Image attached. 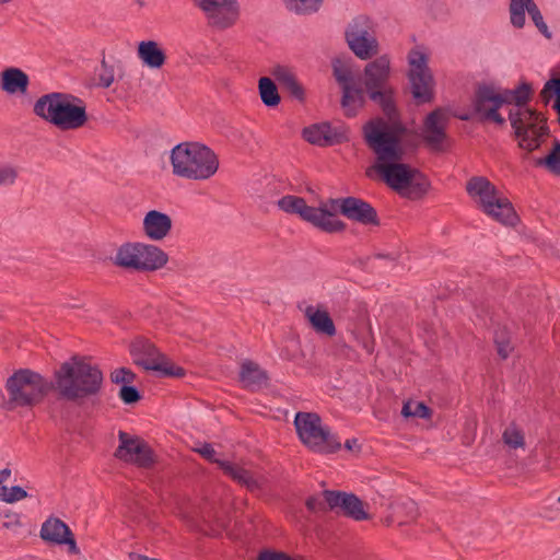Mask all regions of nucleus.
<instances>
[{"instance_id": "1", "label": "nucleus", "mask_w": 560, "mask_h": 560, "mask_svg": "<svg viewBox=\"0 0 560 560\" xmlns=\"http://www.w3.org/2000/svg\"><path fill=\"white\" fill-rule=\"evenodd\" d=\"M103 373L79 355H73L54 372L51 381L31 369H19L7 378L8 398L2 407L8 411L33 408L56 392L59 400L78 402L96 396L102 388Z\"/></svg>"}, {"instance_id": "2", "label": "nucleus", "mask_w": 560, "mask_h": 560, "mask_svg": "<svg viewBox=\"0 0 560 560\" xmlns=\"http://www.w3.org/2000/svg\"><path fill=\"white\" fill-rule=\"evenodd\" d=\"M363 138L376 155L374 170L388 187L411 200L420 199L427 194L430 187L427 177L417 168L400 163L407 151L419 148L417 130L409 129L402 121L387 125L378 117L364 124Z\"/></svg>"}, {"instance_id": "3", "label": "nucleus", "mask_w": 560, "mask_h": 560, "mask_svg": "<svg viewBox=\"0 0 560 560\" xmlns=\"http://www.w3.org/2000/svg\"><path fill=\"white\" fill-rule=\"evenodd\" d=\"M33 110L60 130L79 129L89 119L84 101L70 93L44 94L35 102Z\"/></svg>"}, {"instance_id": "4", "label": "nucleus", "mask_w": 560, "mask_h": 560, "mask_svg": "<svg viewBox=\"0 0 560 560\" xmlns=\"http://www.w3.org/2000/svg\"><path fill=\"white\" fill-rule=\"evenodd\" d=\"M171 164L176 176L205 180L212 177L219 168L217 154L199 142H182L171 151Z\"/></svg>"}, {"instance_id": "5", "label": "nucleus", "mask_w": 560, "mask_h": 560, "mask_svg": "<svg viewBox=\"0 0 560 560\" xmlns=\"http://www.w3.org/2000/svg\"><path fill=\"white\" fill-rule=\"evenodd\" d=\"M294 427L301 442L314 453L327 455L341 448V441L329 427L322 424V418L315 412H298Z\"/></svg>"}, {"instance_id": "6", "label": "nucleus", "mask_w": 560, "mask_h": 560, "mask_svg": "<svg viewBox=\"0 0 560 560\" xmlns=\"http://www.w3.org/2000/svg\"><path fill=\"white\" fill-rule=\"evenodd\" d=\"M470 197H478L483 212L505 225H515L516 212L508 198L499 197L495 186L483 176L471 177L466 185Z\"/></svg>"}, {"instance_id": "7", "label": "nucleus", "mask_w": 560, "mask_h": 560, "mask_svg": "<svg viewBox=\"0 0 560 560\" xmlns=\"http://www.w3.org/2000/svg\"><path fill=\"white\" fill-rule=\"evenodd\" d=\"M408 80L411 95L418 105L433 101L435 81L429 68V57L419 49H411L408 54Z\"/></svg>"}, {"instance_id": "8", "label": "nucleus", "mask_w": 560, "mask_h": 560, "mask_svg": "<svg viewBox=\"0 0 560 560\" xmlns=\"http://www.w3.org/2000/svg\"><path fill=\"white\" fill-rule=\"evenodd\" d=\"M278 207L287 213L299 214L301 219L326 233L342 232L347 228L343 221L335 220L325 210L307 206L302 197L287 195L278 200Z\"/></svg>"}, {"instance_id": "9", "label": "nucleus", "mask_w": 560, "mask_h": 560, "mask_svg": "<svg viewBox=\"0 0 560 560\" xmlns=\"http://www.w3.org/2000/svg\"><path fill=\"white\" fill-rule=\"evenodd\" d=\"M332 75L339 84L342 95L340 105L345 115L353 114V103L362 104V91L359 84L360 71L354 70V61L351 57H336L331 61Z\"/></svg>"}, {"instance_id": "10", "label": "nucleus", "mask_w": 560, "mask_h": 560, "mask_svg": "<svg viewBox=\"0 0 560 560\" xmlns=\"http://www.w3.org/2000/svg\"><path fill=\"white\" fill-rule=\"evenodd\" d=\"M130 354L135 364L144 370L158 372L165 377H183L185 370L168 362L158 348L144 338H138L130 345Z\"/></svg>"}, {"instance_id": "11", "label": "nucleus", "mask_w": 560, "mask_h": 560, "mask_svg": "<svg viewBox=\"0 0 560 560\" xmlns=\"http://www.w3.org/2000/svg\"><path fill=\"white\" fill-rule=\"evenodd\" d=\"M345 39L351 51L361 60L371 59L378 52L373 22L366 15H358L348 24Z\"/></svg>"}, {"instance_id": "12", "label": "nucleus", "mask_w": 560, "mask_h": 560, "mask_svg": "<svg viewBox=\"0 0 560 560\" xmlns=\"http://www.w3.org/2000/svg\"><path fill=\"white\" fill-rule=\"evenodd\" d=\"M118 439L119 445L115 451V457L141 468H150L154 464L153 451L143 439L131 436L124 431L118 432Z\"/></svg>"}, {"instance_id": "13", "label": "nucleus", "mask_w": 560, "mask_h": 560, "mask_svg": "<svg viewBox=\"0 0 560 560\" xmlns=\"http://www.w3.org/2000/svg\"><path fill=\"white\" fill-rule=\"evenodd\" d=\"M362 91V104L353 103L351 109L353 114L346 115L347 117L357 116L359 109L363 108L366 104V98H369L372 103L377 105L383 112L384 116L388 119L389 122L385 121L387 125H393L396 121H401L399 119V112L396 104V91L389 85H385L382 88H376L368 91H363V86L361 85Z\"/></svg>"}, {"instance_id": "14", "label": "nucleus", "mask_w": 560, "mask_h": 560, "mask_svg": "<svg viewBox=\"0 0 560 560\" xmlns=\"http://www.w3.org/2000/svg\"><path fill=\"white\" fill-rule=\"evenodd\" d=\"M323 495L328 502V509L331 512L341 514L354 521L370 520V514L365 511V503L354 493L339 490H324Z\"/></svg>"}, {"instance_id": "15", "label": "nucleus", "mask_w": 560, "mask_h": 560, "mask_svg": "<svg viewBox=\"0 0 560 560\" xmlns=\"http://www.w3.org/2000/svg\"><path fill=\"white\" fill-rule=\"evenodd\" d=\"M207 15L209 24L219 28L233 25L238 16L236 0H194Z\"/></svg>"}, {"instance_id": "16", "label": "nucleus", "mask_w": 560, "mask_h": 560, "mask_svg": "<svg viewBox=\"0 0 560 560\" xmlns=\"http://www.w3.org/2000/svg\"><path fill=\"white\" fill-rule=\"evenodd\" d=\"M447 116L440 108L429 113L424 118L422 132H418L419 142L422 138L427 145L433 151H444V143L447 140Z\"/></svg>"}, {"instance_id": "17", "label": "nucleus", "mask_w": 560, "mask_h": 560, "mask_svg": "<svg viewBox=\"0 0 560 560\" xmlns=\"http://www.w3.org/2000/svg\"><path fill=\"white\" fill-rule=\"evenodd\" d=\"M509 10L511 24L514 27L522 28L525 25V12H527L538 31L546 38H551L552 35L534 0H510Z\"/></svg>"}, {"instance_id": "18", "label": "nucleus", "mask_w": 560, "mask_h": 560, "mask_svg": "<svg viewBox=\"0 0 560 560\" xmlns=\"http://www.w3.org/2000/svg\"><path fill=\"white\" fill-rule=\"evenodd\" d=\"M390 60L386 55L380 56L368 62L363 72L359 75V84L363 91L389 85Z\"/></svg>"}, {"instance_id": "19", "label": "nucleus", "mask_w": 560, "mask_h": 560, "mask_svg": "<svg viewBox=\"0 0 560 560\" xmlns=\"http://www.w3.org/2000/svg\"><path fill=\"white\" fill-rule=\"evenodd\" d=\"M342 215L363 225L378 226L381 224L377 211L368 201L358 197H345Z\"/></svg>"}, {"instance_id": "20", "label": "nucleus", "mask_w": 560, "mask_h": 560, "mask_svg": "<svg viewBox=\"0 0 560 560\" xmlns=\"http://www.w3.org/2000/svg\"><path fill=\"white\" fill-rule=\"evenodd\" d=\"M172 219L167 213L159 210H150L142 222L144 235L151 241H162L172 230Z\"/></svg>"}, {"instance_id": "21", "label": "nucleus", "mask_w": 560, "mask_h": 560, "mask_svg": "<svg viewBox=\"0 0 560 560\" xmlns=\"http://www.w3.org/2000/svg\"><path fill=\"white\" fill-rule=\"evenodd\" d=\"M504 101L495 92V89L489 84H479L472 98V109L481 118L491 107H502Z\"/></svg>"}, {"instance_id": "22", "label": "nucleus", "mask_w": 560, "mask_h": 560, "mask_svg": "<svg viewBox=\"0 0 560 560\" xmlns=\"http://www.w3.org/2000/svg\"><path fill=\"white\" fill-rule=\"evenodd\" d=\"M522 125L528 130V138L534 139L541 145L545 138L549 135L547 120L535 109L522 107Z\"/></svg>"}, {"instance_id": "23", "label": "nucleus", "mask_w": 560, "mask_h": 560, "mask_svg": "<svg viewBox=\"0 0 560 560\" xmlns=\"http://www.w3.org/2000/svg\"><path fill=\"white\" fill-rule=\"evenodd\" d=\"M0 86L8 94H25L28 89V75L20 68L10 67L0 73Z\"/></svg>"}, {"instance_id": "24", "label": "nucleus", "mask_w": 560, "mask_h": 560, "mask_svg": "<svg viewBox=\"0 0 560 560\" xmlns=\"http://www.w3.org/2000/svg\"><path fill=\"white\" fill-rule=\"evenodd\" d=\"M141 271H154L165 266L167 254L156 245L139 243Z\"/></svg>"}, {"instance_id": "25", "label": "nucleus", "mask_w": 560, "mask_h": 560, "mask_svg": "<svg viewBox=\"0 0 560 560\" xmlns=\"http://www.w3.org/2000/svg\"><path fill=\"white\" fill-rule=\"evenodd\" d=\"M220 468L225 475L231 477L240 485L246 487L249 491L260 490L264 483L262 478H256L249 470L234 465L230 462H221Z\"/></svg>"}, {"instance_id": "26", "label": "nucleus", "mask_w": 560, "mask_h": 560, "mask_svg": "<svg viewBox=\"0 0 560 560\" xmlns=\"http://www.w3.org/2000/svg\"><path fill=\"white\" fill-rule=\"evenodd\" d=\"M137 54L143 65L151 69L162 68L166 60L164 50L154 40L140 42Z\"/></svg>"}, {"instance_id": "27", "label": "nucleus", "mask_w": 560, "mask_h": 560, "mask_svg": "<svg viewBox=\"0 0 560 560\" xmlns=\"http://www.w3.org/2000/svg\"><path fill=\"white\" fill-rule=\"evenodd\" d=\"M272 75L278 81L280 86L287 91L292 97L296 98L300 102L304 101L305 93L303 86L298 82L294 74L284 67L277 66Z\"/></svg>"}, {"instance_id": "28", "label": "nucleus", "mask_w": 560, "mask_h": 560, "mask_svg": "<svg viewBox=\"0 0 560 560\" xmlns=\"http://www.w3.org/2000/svg\"><path fill=\"white\" fill-rule=\"evenodd\" d=\"M509 119L514 130V136L518 140V147L527 150L528 152L535 151L539 148V143L536 140L528 138V130L524 129L522 125V107L518 109H511L509 113Z\"/></svg>"}, {"instance_id": "29", "label": "nucleus", "mask_w": 560, "mask_h": 560, "mask_svg": "<svg viewBox=\"0 0 560 560\" xmlns=\"http://www.w3.org/2000/svg\"><path fill=\"white\" fill-rule=\"evenodd\" d=\"M116 266L141 271L139 257V243H126L121 245L114 257Z\"/></svg>"}, {"instance_id": "30", "label": "nucleus", "mask_w": 560, "mask_h": 560, "mask_svg": "<svg viewBox=\"0 0 560 560\" xmlns=\"http://www.w3.org/2000/svg\"><path fill=\"white\" fill-rule=\"evenodd\" d=\"M67 535H71V529L65 522L57 517H49L44 522L40 528V538L56 545H59L60 540Z\"/></svg>"}, {"instance_id": "31", "label": "nucleus", "mask_w": 560, "mask_h": 560, "mask_svg": "<svg viewBox=\"0 0 560 560\" xmlns=\"http://www.w3.org/2000/svg\"><path fill=\"white\" fill-rule=\"evenodd\" d=\"M305 315L308 318L312 327L320 334L334 336L336 334L335 324L329 316L328 312L315 310L313 306H307Z\"/></svg>"}, {"instance_id": "32", "label": "nucleus", "mask_w": 560, "mask_h": 560, "mask_svg": "<svg viewBox=\"0 0 560 560\" xmlns=\"http://www.w3.org/2000/svg\"><path fill=\"white\" fill-rule=\"evenodd\" d=\"M267 374L253 361H244L241 366L240 380L246 386H260L267 381Z\"/></svg>"}, {"instance_id": "33", "label": "nucleus", "mask_w": 560, "mask_h": 560, "mask_svg": "<svg viewBox=\"0 0 560 560\" xmlns=\"http://www.w3.org/2000/svg\"><path fill=\"white\" fill-rule=\"evenodd\" d=\"M258 89L261 102L267 107H275L280 103L281 98L278 93L277 85L270 78H260L258 82Z\"/></svg>"}, {"instance_id": "34", "label": "nucleus", "mask_w": 560, "mask_h": 560, "mask_svg": "<svg viewBox=\"0 0 560 560\" xmlns=\"http://www.w3.org/2000/svg\"><path fill=\"white\" fill-rule=\"evenodd\" d=\"M327 132H329V122H322L304 128L302 135L307 142L324 147L329 145Z\"/></svg>"}, {"instance_id": "35", "label": "nucleus", "mask_w": 560, "mask_h": 560, "mask_svg": "<svg viewBox=\"0 0 560 560\" xmlns=\"http://www.w3.org/2000/svg\"><path fill=\"white\" fill-rule=\"evenodd\" d=\"M535 165L545 167L549 173L560 176V141L555 140L551 151L546 156L536 159Z\"/></svg>"}, {"instance_id": "36", "label": "nucleus", "mask_w": 560, "mask_h": 560, "mask_svg": "<svg viewBox=\"0 0 560 560\" xmlns=\"http://www.w3.org/2000/svg\"><path fill=\"white\" fill-rule=\"evenodd\" d=\"M432 410L422 401H407L401 409L404 418H420L428 419L431 417Z\"/></svg>"}, {"instance_id": "37", "label": "nucleus", "mask_w": 560, "mask_h": 560, "mask_svg": "<svg viewBox=\"0 0 560 560\" xmlns=\"http://www.w3.org/2000/svg\"><path fill=\"white\" fill-rule=\"evenodd\" d=\"M288 10L298 14H307L318 10L322 0H283Z\"/></svg>"}, {"instance_id": "38", "label": "nucleus", "mask_w": 560, "mask_h": 560, "mask_svg": "<svg viewBox=\"0 0 560 560\" xmlns=\"http://www.w3.org/2000/svg\"><path fill=\"white\" fill-rule=\"evenodd\" d=\"M541 97L548 103L551 96L555 97L552 108L560 110V78H553L546 82L541 93Z\"/></svg>"}, {"instance_id": "39", "label": "nucleus", "mask_w": 560, "mask_h": 560, "mask_svg": "<svg viewBox=\"0 0 560 560\" xmlns=\"http://www.w3.org/2000/svg\"><path fill=\"white\" fill-rule=\"evenodd\" d=\"M502 439L512 448L523 447L525 444L523 431L515 423H511L505 428Z\"/></svg>"}, {"instance_id": "40", "label": "nucleus", "mask_w": 560, "mask_h": 560, "mask_svg": "<svg viewBox=\"0 0 560 560\" xmlns=\"http://www.w3.org/2000/svg\"><path fill=\"white\" fill-rule=\"evenodd\" d=\"M494 343L497 346L498 354L502 359H506L510 355L513 348L510 342L509 332L506 331L505 328H502V329L500 328V329L495 330Z\"/></svg>"}, {"instance_id": "41", "label": "nucleus", "mask_w": 560, "mask_h": 560, "mask_svg": "<svg viewBox=\"0 0 560 560\" xmlns=\"http://www.w3.org/2000/svg\"><path fill=\"white\" fill-rule=\"evenodd\" d=\"M27 495V492L20 486H13L10 490L7 487L0 488V500L7 503L20 501Z\"/></svg>"}, {"instance_id": "42", "label": "nucleus", "mask_w": 560, "mask_h": 560, "mask_svg": "<svg viewBox=\"0 0 560 560\" xmlns=\"http://www.w3.org/2000/svg\"><path fill=\"white\" fill-rule=\"evenodd\" d=\"M118 396L126 405H133L142 398L140 390L136 386L126 384L120 387Z\"/></svg>"}, {"instance_id": "43", "label": "nucleus", "mask_w": 560, "mask_h": 560, "mask_svg": "<svg viewBox=\"0 0 560 560\" xmlns=\"http://www.w3.org/2000/svg\"><path fill=\"white\" fill-rule=\"evenodd\" d=\"M18 176L19 171L16 166H13L11 164L0 165V187L14 185L18 179Z\"/></svg>"}, {"instance_id": "44", "label": "nucleus", "mask_w": 560, "mask_h": 560, "mask_svg": "<svg viewBox=\"0 0 560 560\" xmlns=\"http://www.w3.org/2000/svg\"><path fill=\"white\" fill-rule=\"evenodd\" d=\"M136 380V374L127 368H119L110 373V381L114 384L131 385Z\"/></svg>"}, {"instance_id": "45", "label": "nucleus", "mask_w": 560, "mask_h": 560, "mask_svg": "<svg viewBox=\"0 0 560 560\" xmlns=\"http://www.w3.org/2000/svg\"><path fill=\"white\" fill-rule=\"evenodd\" d=\"M97 85L102 88H109L114 82V69L105 59L102 60L101 68L97 70Z\"/></svg>"}, {"instance_id": "46", "label": "nucleus", "mask_w": 560, "mask_h": 560, "mask_svg": "<svg viewBox=\"0 0 560 560\" xmlns=\"http://www.w3.org/2000/svg\"><path fill=\"white\" fill-rule=\"evenodd\" d=\"M327 137H329V145L346 142L349 140L348 128L343 125L332 127L329 124V132H327Z\"/></svg>"}, {"instance_id": "47", "label": "nucleus", "mask_w": 560, "mask_h": 560, "mask_svg": "<svg viewBox=\"0 0 560 560\" xmlns=\"http://www.w3.org/2000/svg\"><path fill=\"white\" fill-rule=\"evenodd\" d=\"M532 86L527 82H523L516 89L513 90L515 95V105L517 107H525L532 95Z\"/></svg>"}, {"instance_id": "48", "label": "nucleus", "mask_w": 560, "mask_h": 560, "mask_svg": "<svg viewBox=\"0 0 560 560\" xmlns=\"http://www.w3.org/2000/svg\"><path fill=\"white\" fill-rule=\"evenodd\" d=\"M305 505L308 511L315 513V512H327L328 509V502L326 501V498L322 495H312L307 498Z\"/></svg>"}, {"instance_id": "49", "label": "nucleus", "mask_w": 560, "mask_h": 560, "mask_svg": "<svg viewBox=\"0 0 560 560\" xmlns=\"http://www.w3.org/2000/svg\"><path fill=\"white\" fill-rule=\"evenodd\" d=\"M342 202L343 198H329L327 202L322 203L316 209H323L326 212L330 213L335 220H339L337 218V212L342 214Z\"/></svg>"}, {"instance_id": "50", "label": "nucleus", "mask_w": 560, "mask_h": 560, "mask_svg": "<svg viewBox=\"0 0 560 560\" xmlns=\"http://www.w3.org/2000/svg\"><path fill=\"white\" fill-rule=\"evenodd\" d=\"M197 452L203 457L206 458L207 460L211 462V463H215L220 466V463L222 462L221 459H218L215 457V451L214 448L212 447L211 444L209 443H205L201 447H199L197 450Z\"/></svg>"}, {"instance_id": "51", "label": "nucleus", "mask_w": 560, "mask_h": 560, "mask_svg": "<svg viewBox=\"0 0 560 560\" xmlns=\"http://www.w3.org/2000/svg\"><path fill=\"white\" fill-rule=\"evenodd\" d=\"M258 560H296V559L292 558L291 556H289L284 552L265 550L259 553Z\"/></svg>"}, {"instance_id": "52", "label": "nucleus", "mask_w": 560, "mask_h": 560, "mask_svg": "<svg viewBox=\"0 0 560 560\" xmlns=\"http://www.w3.org/2000/svg\"><path fill=\"white\" fill-rule=\"evenodd\" d=\"M501 107H491L490 109H488L486 112V115L482 116L480 118V120L485 121V120H491L498 125H504L505 124V119L499 114V109Z\"/></svg>"}, {"instance_id": "53", "label": "nucleus", "mask_w": 560, "mask_h": 560, "mask_svg": "<svg viewBox=\"0 0 560 560\" xmlns=\"http://www.w3.org/2000/svg\"><path fill=\"white\" fill-rule=\"evenodd\" d=\"M59 545H67L68 546V551L69 553L71 555H79L80 553V549L78 548L77 546V542H75V539L73 537V534L71 533V535H67L65 536L61 540H60V544Z\"/></svg>"}, {"instance_id": "54", "label": "nucleus", "mask_w": 560, "mask_h": 560, "mask_svg": "<svg viewBox=\"0 0 560 560\" xmlns=\"http://www.w3.org/2000/svg\"><path fill=\"white\" fill-rule=\"evenodd\" d=\"M402 505L406 509L407 514L411 517H416L418 515V505L413 500L408 499L402 503Z\"/></svg>"}, {"instance_id": "55", "label": "nucleus", "mask_w": 560, "mask_h": 560, "mask_svg": "<svg viewBox=\"0 0 560 560\" xmlns=\"http://www.w3.org/2000/svg\"><path fill=\"white\" fill-rule=\"evenodd\" d=\"M499 96L504 101V104H515L513 90H504L502 93H499Z\"/></svg>"}, {"instance_id": "56", "label": "nucleus", "mask_w": 560, "mask_h": 560, "mask_svg": "<svg viewBox=\"0 0 560 560\" xmlns=\"http://www.w3.org/2000/svg\"><path fill=\"white\" fill-rule=\"evenodd\" d=\"M11 476V469L10 468H3L0 470V488L4 487L3 482Z\"/></svg>"}, {"instance_id": "57", "label": "nucleus", "mask_w": 560, "mask_h": 560, "mask_svg": "<svg viewBox=\"0 0 560 560\" xmlns=\"http://www.w3.org/2000/svg\"><path fill=\"white\" fill-rule=\"evenodd\" d=\"M129 557H130L131 560H159V559L149 558L147 556H143V555H140V553H136V552H131L129 555Z\"/></svg>"}, {"instance_id": "58", "label": "nucleus", "mask_w": 560, "mask_h": 560, "mask_svg": "<svg viewBox=\"0 0 560 560\" xmlns=\"http://www.w3.org/2000/svg\"><path fill=\"white\" fill-rule=\"evenodd\" d=\"M345 447L348 451H352L354 447H358V440L357 439H349L345 442Z\"/></svg>"}, {"instance_id": "59", "label": "nucleus", "mask_w": 560, "mask_h": 560, "mask_svg": "<svg viewBox=\"0 0 560 560\" xmlns=\"http://www.w3.org/2000/svg\"><path fill=\"white\" fill-rule=\"evenodd\" d=\"M375 258L395 260V257L392 254L378 253V254L375 255Z\"/></svg>"}, {"instance_id": "60", "label": "nucleus", "mask_w": 560, "mask_h": 560, "mask_svg": "<svg viewBox=\"0 0 560 560\" xmlns=\"http://www.w3.org/2000/svg\"><path fill=\"white\" fill-rule=\"evenodd\" d=\"M475 116H477L474 112L471 114H464V115H460L459 118L462 120H470L472 119Z\"/></svg>"}, {"instance_id": "61", "label": "nucleus", "mask_w": 560, "mask_h": 560, "mask_svg": "<svg viewBox=\"0 0 560 560\" xmlns=\"http://www.w3.org/2000/svg\"><path fill=\"white\" fill-rule=\"evenodd\" d=\"M556 113L558 114V122L560 125V110H556Z\"/></svg>"}, {"instance_id": "62", "label": "nucleus", "mask_w": 560, "mask_h": 560, "mask_svg": "<svg viewBox=\"0 0 560 560\" xmlns=\"http://www.w3.org/2000/svg\"><path fill=\"white\" fill-rule=\"evenodd\" d=\"M11 0H0V4H3V3H8L10 2Z\"/></svg>"}, {"instance_id": "63", "label": "nucleus", "mask_w": 560, "mask_h": 560, "mask_svg": "<svg viewBox=\"0 0 560 560\" xmlns=\"http://www.w3.org/2000/svg\"><path fill=\"white\" fill-rule=\"evenodd\" d=\"M3 526L4 527H10V524L9 523H4Z\"/></svg>"}, {"instance_id": "64", "label": "nucleus", "mask_w": 560, "mask_h": 560, "mask_svg": "<svg viewBox=\"0 0 560 560\" xmlns=\"http://www.w3.org/2000/svg\"><path fill=\"white\" fill-rule=\"evenodd\" d=\"M557 502L560 503V497L557 498Z\"/></svg>"}]
</instances>
